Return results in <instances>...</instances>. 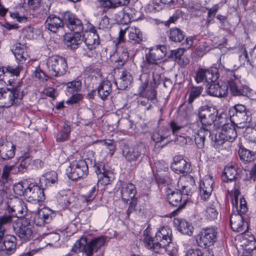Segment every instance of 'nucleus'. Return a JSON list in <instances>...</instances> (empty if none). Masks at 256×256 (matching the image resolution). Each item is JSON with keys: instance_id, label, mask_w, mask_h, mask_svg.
<instances>
[{"instance_id": "obj_1", "label": "nucleus", "mask_w": 256, "mask_h": 256, "mask_svg": "<svg viewBox=\"0 0 256 256\" xmlns=\"http://www.w3.org/2000/svg\"><path fill=\"white\" fill-rule=\"evenodd\" d=\"M22 67L18 66H2L0 68V80L4 81L11 88H2L0 91V108H10L17 104L27 93L26 85L21 80H14L18 76Z\"/></svg>"}, {"instance_id": "obj_2", "label": "nucleus", "mask_w": 256, "mask_h": 256, "mask_svg": "<svg viewBox=\"0 0 256 256\" xmlns=\"http://www.w3.org/2000/svg\"><path fill=\"white\" fill-rule=\"evenodd\" d=\"M172 229L168 226L160 228L156 232L154 238L146 236L144 240L146 248L155 253L166 252L168 256H178L177 250L170 249L169 244L172 240Z\"/></svg>"}, {"instance_id": "obj_3", "label": "nucleus", "mask_w": 256, "mask_h": 256, "mask_svg": "<svg viewBox=\"0 0 256 256\" xmlns=\"http://www.w3.org/2000/svg\"><path fill=\"white\" fill-rule=\"evenodd\" d=\"M219 126L222 127L220 130L216 134L214 143L216 145L222 146L226 142H233L237 136L235 126L232 122H226V114H221L218 117Z\"/></svg>"}, {"instance_id": "obj_4", "label": "nucleus", "mask_w": 256, "mask_h": 256, "mask_svg": "<svg viewBox=\"0 0 256 256\" xmlns=\"http://www.w3.org/2000/svg\"><path fill=\"white\" fill-rule=\"evenodd\" d=\"M166 52L167 48L164 45H157L150 48L140 66L142 72H150L166 56Z\"/></svg>"}, {"instance_id": "obj_5", "label": "nucleus", "mask_w": 256, "mask_h": 256, "mask_svg": "<svg viewBox=\"0 0 256 256\" xmlns=\"http://www.w3.org/2000/svg\"><path fill=\"white\" fill-rule=\"evenodd\" d=\"M104 242V236L94 238L89 242L86 238L82 237L76 242L72 250L76 252H84L86 256H92L94 252H96Z\"/></svg>"}, {"instance_id": "obj_6", "label": "nucleus", "mask_w": 256, "mask_h": 256, "mask_svg": "<svg viewBox=\"0 0 256 256\" xmlns=\"http://www.w3.org/2000/svg\"><path fill=\"white\" fill-rule=\"evenodd\" d=\"M226 80L228 86L230 93L234 96H246L250 99L253 98L254 91L246 86L241 84L240 76L235 72L230 71L228 74Z\"/></svg>"}, {"instance_id": "obj_7", "label": "nucleus", "mask_w": 256, "mask_h": 256, "mask_svg": "<svg viewBox=\"0 0 256 256\" xmlns=\"http://www.w3.org/2000/svg\"><path fill=\"white\" fill-rule=\"evenodd\" d=\"M230 120L238 128H244L251 121V112L244 105L237 104L229 110Z\"/></svg>"}, {"instance_id": "obj_8", "label": "nucleus", "mask_w": 256, "mask_h": 256, "mask_svg": "<svg viewBox=\"0 0 256 256\" xmlns=\"http://www.w3.org/2000/svg\"><path fill=\"white\" fill-rule=\"evenodd\" d=\"M46 66L49 74L54 77L64 75L68 67L66 59L58 55L52 56L48 58Z\"/></svg>"}, {"instance_id": "obj_9", "label": "nucleus", "mask_w": 256, "mask_h": 256, "mask_svg": "<svg viewBox=\"0 0 256 256\" xmlns=\"http://www.w3.org/2000/svg\"><path fill=\"white\" fill-rule=\"evenodd\" d=\"M66 170L70 179L76 180L87 176L88 172V164L84 160H74L70 163Z\"/></svg>"}, {"instance_id": "obj_10", "label": "nucleus", "mask_w": 256, "mask_h": 256, "mask_svg": "<svg viewBox=\"0 0 256 256\" xmlns=\"http://www.w3.org/2000/svg\"><path fill=\"white\" fill-rule=\"evenodd\" d=\"M218 112L217 110L211 106H204L198 110V118L202 124V127L212 132L213 124L216 120Z\"/></svg>"}, {"instance_id": "obj_11", "label": "nucleus", "mask_w": 256, "mask_h": 256, "mask_svg": "<svg viewBox=\"0 0 256 256\" xmlns=\"http://www.w3.org/2000/svg\"><path fill=\"white\" fill-rule=\"evenodd\" d=\"M14 230L22 242H26L33 238V226L30 220L23 218L13 224Z\"/></svg>"}, {"instance_id": "obj_12", "label": "nucleus", "mask_w": 256, "mask_h": 256, "mask_svg": "<svg viewBox=\"0 0 256 256\" xmlns=\"http://www.w3.org/2000/svg\"><path fill=\"white\" fill-rule=\"evenodd\" d=\"M16 247V236L0 232V256H10L14 253Z\"/></svg>"}, {"instance_id": "obj_13", "label": "nucleus", "mask_w": 256, "mask_h": 256, "mask_svg": "<svg viewBox=\"0 0 256 256\" xmlns=\"http://www.w3.org/2000/svg\"><path fill=\"white\" fill-rule=\"evenodd\" d=\"M217 228L209 227L203 229L196 237L198 244L200 247L210 246L216 242L218 238Z\"/></svg>"}, {"instance_id": "obj_14", "label": "nucleus", "mask_w": 256, "mask_h": 256, "mask_svg": "<svg viewBox=\"0 0 256 256\" xmlns=\"http://www.w3.org/2000/svg\"><path fill=\"white\" fill-rule=\"evenodd\" d=\"M166 198L168 203L175 207H177L176 210L183 208L186 204L188 198H185L186 194L176 190V191L172 190L170 188L166 189Z\"/></svg>"}, {"instance_id": "obj_15", "label": "nucleus", "mask_w": 256, "mask_h": 256, "mask_svg": "<svg viewBox=\"0 0 256 256\" xmlns=\"http://www.w3.org/2000/svg\"><path fill=\"white\" fill-rule=\"evenodd\" d=\"M6 204L8 212L13 216L22 218L26 214V206L24 202L18 197L10 198L6 202Z\"/></svg>"}, {"instance_id": "obj_16", "label": "nucleus", "mask_w": 256, "mask_h": 256, "mask_svg": "<svg viewBox=\"0 0 256 256\" xmlns=\"http://www.w3.org/2000/svg\"><path fill=\"white\" fill-rule=\"evenodd\" d=\"M28 201L36 204L38 208V202L44 200L45 196L44 188L38 185L30 184L28 185L26 190V197Z\"/></svg>"}, {"instance_id": "obj_17", "label": "nucleus", "mask_w": 256, "mask_h": 256, "mask_svg": "<svg viewBox=\"0 0 256 256\" xmlns=\"http://www.w3.org/2000/svg\"><path fill=\"white\" fill-rule=\"evenodd\" d=\"M64 26L74 32H81L84 30V26L82 20L78 18L74 14L66 12L64 14Z\"/></svg>"}, {"instance_id": "obj_18", "label": "nucleus", "mask_w": 256, "mask_h": 256, "mask_svg": "<svg viewBox=\"0 0 256 256\" xmlns=\"http://www.w3.org/2000/svg\"><path fill=\"white\" fill-rule=\"evenodd\" d=\"M245 214L233 209L230 218V225L234 231L243 234L247 230V224H244V218L243 214Z\"/></svg>"}, {"instance_id": "obj_19", "label": "nucleus", "mask_w": 256, "mask_h": 256, "mask_svg": "<svg viewBox=\"0 0 256 256\" xmlns=\"http://www.w3.org/2000/svg\"><path fill=\"white\" fill-rule=\"evenodd\" d=\"M82 41L86 45V48L84 50L92 51L94 50L100 44V38L96 33L94 27L92 26L90 31H86L82 36Z\"/></svg>"}, {"instance_id": "obj_20", "label": "nucleus", "mask_w": 256, "mask_h": 256, "mask_svg": "<svg viewBox=\"0 0 256 256\" xmlns=\"http://www.w3.org/2000/svg\"><path fill=\"white\" fill-rule=\"evenodd\" d=\"M195 180L190 176L180 177L177 182V189L182 194L188 196L192 194V190L194 188Z\"/></svg>"}, {"instance_id": "obj_21", "label": "nucleus", "mask_w": 256, "mask_h": 256, "mask_svg": "<svg viewBox=\"0 0 256 256\" xmlns=\"http://www.w3.org/2000/svg\"><path fill=\"white\" fill-rule=\"evenodd\" d=\"M122 154L126 159L130 162L142 161L146 158L144 154L142 152L141 148L138 146L130 147L125 146L122 150Z\"/></svg>"}, {"instance_id": "obj_22", "label": "nucleus", "mask_w": 256, "mask_h": 256, "mask_svg": "<svg viewBox=\"0 0 256 256\" xmlns=\"http://www.w3.org/2000/svg\"><path fill=\"white\" fill-rule=\"evenodd\" d=\"M148 73L143 72L140 77V80L141 81L142 84L138 87V94L140 96H143L146 97L148 100H150L152 103H155L156 102V92L152 89L148 90V92L144 94V92L147 88L148 84Z\"/></svg>"}, {"instance_id": "obj_23", "label": "nucleus", "mask_w": 256, "mask_h": 256, "mask_svg": "<svg viewBox=\"0 0 256 256\" xmlns=\"http://www.w3.org/2000/svg\"><path fill=\"white\" fill-rule=\"evenodd\" d=\"M93 167L97 174L98 182L105 185L110 184L112 181V174L110 171L106 170L104 163L94 162Z\"/></svg>"}, {"instance_id": "obj_24", "label": "nucleus", "mask_w": 256, "mask_h": 256, "mask_svg": "<svg viewBox=\"0 0 256 256\" xmlns=\"http://www.w3.org/2000/svg\"><path fill=\"white\" fill-rule=\"evenodd\" d=\"M214 183L212 176H206L200 184V194L204 200H206L212 194Z\"/></svg>"}, {"instance_id": "obj_25", "label": "nucleus", "mask_w": 256, "mask_h": 256, "mask_svg": "<svg viewBox=\"0 0 256 256\" xmlns=\"http://www.w3.org/2000/svg\"><path fill=\"white\" fill-rule=\"evenodd\" d=\"M45 25L48 30L56 33L64 26V16L61 18L54 14H51L47 18Z\"/></svg>"}, {"instance_id": "obj_26", "label": "nucleus", "mask_w": 256, "mask_h": 256, "mask_svg": "<svg viewBox=\"0 0 256 256\" xmlns=\"http://www.w3.org/2000/svg\"><path fill=\"white\" fill-rule=\"evenodd\" d=\"M190 164L180 156H175L171 164L172 170L176 174L190 172L191 170Z\"/></svg>"}, {"instance_id": "obj_27", "label": "nucleus", "mask_w": 256, "mask_h": 256, "mask_svg": "<svg viewBox=\"0 0 256 256\" xmlns=\"http://www.w3.org/2000/svg\"><path fill=\"white\" fill-rule=\"evenodd\" d=\"M15 146L12 142L6 140L0 142V156L3 160L12 158L15 155Z\"/></svg>"}, {"instance_id": "obj_28", "label": "nucleus", "mask_w": 256, "mask_h": 256, "mask_svg": "<svg viewBox=\"0 0 256 256\" xmlns=\"http://www.w3.org/2000/svg\"><path fill=\"white\" fill-rule=\"evenodd\" d=\"M52 211L49 208H42L36 212L34 222L38 226H44L50 222L52 219Z\"/></svg>"}, {"instance_id": "obj_29", "label": "nucleus", "mask_w": 256, "mask_h": 256, "mask_svg": "<svg viewBox=\"0 0 256 256\" xmlns=\"http://www.w3.org/2000/svg\"><path fill=\"white\" fill-rule=\"evenodd\" d=\"M193 38L188 37L186 40L182 42V48H178L175 50H171L170 58L174 60L178 63L181 64L180 59L186 49L190 48L193 44Z\"/></svg>"}, {"instance_id": "obj_30", "label": "nucleus", "mask_w": 256, "mask_h": 256, "mask_svg": "<svg viewBox=\"0 0 256 256\" xmlns=\"http://www.w3.org/2000/svg\"><path fill=\"white\" fill-rule=\"evenodd\" d=\"M137 190L135 186L132 183H125L122 184L121 197L124 202L136 199L135 197Z\"/></svg>"}, {"instance_id": "obj_31", "label": "nucleus", "mask_w": 256, "mask_h": 256, "mask_svg": "<svg viewBox=\"0 0 256 256\" xmlns=\"http://www.w3.org/2000/svg\"><path fill=\"white\" fill-rule=\"evenodd\" d=\"M12 51L16 58L20 63H24L28 58L26 47L24 44L20 42L15 44L12 46Z\"/></svg>"}, {"instance_id": "obj_32", "label": "nucleus", "mask_w": 256, "mask_h": 256, "mask_svg": "<svg viewBox=\"0 0 256 256\" xmlns=\"http://www.w3.org/2000/svg\"><path fill=\"white\" fill-rule=\"evenodd\" d=\"M240 192L238 189H235L234 192V200H232L233 208H235L236 211H239L242 213H246L248 211V207L246 201L244 198L240 196Z\"/></svg>"}, {"instance_id": "obj_33", "label": "nucleus", "mask_w": 256, "mask_h": 256, "mask_svg": "<svg viewBox=\"0 0 256 256\" xmlns=\"http://www.w3.org/2000/svg\"><path fill=\"white\" fill-rule=\"evenodd\" d=\"M132 77L126 70H122L120 73V78L115 81V84L120 90H125L131 84Z\"/></svg>"}, {"instance_id": "obj_34", "label": "nucleus", "mask_w": 256, "mask_h": 256, "mask_svg": "<svg viewBox=\"0 0 256 256\" xmlns=\"http://www.w3.org/2000/svg\"><path fill=\"white\" fill-rule=\"evenodd\" d=\"M65 44L67 48L70 50L76 49L82 43V35L80 32H74L73 34H69L64 38Z\"/></svg>"}, {"instance_id": "obj_35", "label": "nucleus", "mask_w": 256, "mask_h": 256, "mask_svg": "<svg viewBox=\"0 0 256 256\" xmlns=\"http://www.w3.org/2000/svg\"><path fill=\"white\" fill-rule=\"evenodd\" d=\"M212 135V132L204 128H200L194 135L195 144L198 148H202L206 138Z\"/></svg>"}, {"instance_id": "obj_36", "label": "nucleus", "mask_w": 256, "mask_h": 256, "mask_svg": "<svg viewBox=\"0 0 256 256\" xmlns=\"http://www.w3.org/2000/svg\"><path fill=\"white\" fill-rule=\"evenodd\" d=\"M96 90L98 96L102 100H106L112 91L110 82L108 80H103L99 84Z\"/></svg>"}, {"instance_id": "obj_37", "label": "nucleus", "mask_w": 256, "mask_h": 256, "mask_svg": "<svg viewBox=\"0 0 256 256\" xmlns=\"http://www.w3.org/2000/svg\"><path fill=\"white\" fill-rule=\"evenodd\" d=\"M208 94L212 96L224 97L228 94V87L220 86L218 83H212L208 90Z\"/></svg>"}, {"instance_id": "obj_38", "label": "nucleus", "mask_w": 256, "mask_h": 256, "mask_svg": "<svg viewBox=\"0 0 256 256\" xmlns=\"http://www.w3.org/2000/svg\"><path fill=\"white\" fill-rule=\"evenodd\" d=\"M174 225L177 227L179 232L184 234L191 236L193 232V226L184 220L175 218Z\"/></svg>"}, {"instance_id": "obj_39", "label": "nucleus", "mask_w": 256, "mask_h": 256, "mask_svg": "<svg viewBox=\"0 0 256 256\" xmlns=\"http://www.w3.org/2000/svg\"><path fill=\"white\" fill-rule=\"evenodd\" d=\"M58 180V174L54 171H51L44 174L40 178V183L42 186L45 188L52 186Z\"/></svg>"}, {"instance_id": "obj_40", "label": "nucleus", "mask_w": 256, "mask_h": 256, "mask_svg": "<svg viewBox=\"0 0 256 256\" xmlns=\"http://www.w3.org/2000/svg\"><path fill=\"white\" fill-rule=\"evenodd\" d=\"M238 155L242 161L244 163L250 162L256 158L255 153L244 148H240Z\"/></svg>"}, {"instance_id": "obj_41", "label": "nucleus", "mask_w": 256, "mask_h": 256, "mask_svg": "<svg viewBox=\"0 0 256 256\" xmlns=\"http://www.w3.org/2000/svg\"><path fill=\"white\" fill-rule=\"evenodd\" d=\"M168 37L172 41L180 42L184 40L185 35L180 29L175 28L170 29Z\"/></svg>"}, {"instance_id": "obj_42", "label": "nucleus", "mask_w": 256, "mask_h": 256, "mask_svg": "<svg viewBox=\"0 0 256 256\" xmlns=\"http://www.w3.org/2000/svg\"><path fill=\"white\" fill-rule=\"evenodd\" d=\"M203 87L201 86H192L190 88L188 102L192 108V102L200 96Z\"/></svg>"}, {"instance_id": "obj_43", "label": "nucleus", "mask_w": 256, "mask_h": 256, "mask_svg": "<svg viewBox=\"0 0 256 256\" xmlns=\"http://www.w3.org/2000/svg\"><path fill=\"white\" fill-rule=\"evenodd\" d=\"M224 174L225 176L224 180L232 182L235 180L237 174L236 166L234 165L227 166L224 170Z\"/></svg>"}, {"instance_id": "obj_44", "label": "nucleus", "mask_w": 256, "mask_h": 256, "mask_svg": "<svg viewBox=\"0 0 256 256\" xmlns=\"http://www.w3.org/2000/svg\"><path fill=\"white\" fill-rule=\"evenodd\" d=\"M129 40L134 44L140 43L142 40V34L138 28H131L129 33Z\"/></svg>"}, {"instance_id": "obj_45", "label": "nucleus", "mask_w": 256, "mask_h": 256, "mask_svg": "<svg viewBox=\"0 0 256 256\" xmlns=\"http://www.w3.org/2000/svg\"><path fill=\"white\" fill-rule=\"evenodd\" d=\"M218 70L216 68L206 69L205 78L206 82L209 84L214 82L218 80Z\"/></svg>"}, {"instance_id": "obj_46", "label": "nucleus", "mask_w": 256, "mask_h": 256, "mask_svg": "<svg viewBox=\"0 0 256 256\" xmlns=\"http://www.w3.org/2000/svg\"><path fill=\"white\" fill-rule=\"evenodd\" d=\"M13 216L12 214H5L0 216V232L6 234V227L11 224Z\"/></svg>"}, {"instance_id": "obj_47", "label": "nucleus", "mask_w": 256, "mask_h": 256, "mask_svg": "<svg viewBox=\"0 0 256 256\" xmlns=\"http://www.w3.org/2000/svg\"><path fill=\"white\" fill-rule=\"evenodd\" d=\"M185 256H213V254L208 250L202 251L198 248H193L188 250Z\"/></svg>"}, {"instance_id": "obj_48", "label": "nucleus", "mask_w": 256, "mask_h": 256, "mask_svg": "<svg viewBox=\"0 0 256 256\" xmlns=\"http://www.w3.org/2000/svg\"><path fill=\"white\" fill-rule=\"evenodd\" d=\"M246 127L244 134L245 138L250 142L256 143V126L254 127Z\"/></svg>"}, {"instance_id": "obj_49", "label": "nucleus", "mask_w": 256, "mask_h": 256, "mask_svg": "<svg viewBox=\"0 0 256 256\" xmlns=\"http://www.w3.org/2000/svg\"><path fill=\"white\" fill-rule=\"evenodd\" d=\"M66 86L68 92L70 94L75 92L76 93L81 88L82 82L79 80H76L73 81L68 82Z\"/></svg>"}, {"instance_id": "obj_50", "label": "nucleus", "mask_w": 256, "mask_h": 256, "mask_svg": "<svg viewBox=\"0 0 256 256\" xmlns=\"http://www.w3.org/2000/svg\"><path fill=\"white\" fill-rule=\"evenodd\" d=\"M70 132V126L68 124H64L63 127V130L60 131L56 136V141L58 142H64L68 138Z\"/></svg>"}, {"instance_id": "obj_51", "label": "nucleus", "mask_w": 256, "mask_h": 256, "mask_svg": "<svg viewBox=\"0 0 256 256\" xmlns=\"http://www.w3.org/2000/svg\"><path fill=\"white\" fill-rule=\"evenodd\" d=\"M28 185L22 182H18L16 184L13 189L14 193L18 196H24L26 197V190Z\"/></svg>"}, {"instance_id": "obj_52", "label": "nucleus", "mask_w": 256, "mask_h": 256, "mask_svg": "<svg viewBox=\"0 0 256 256\" xmlns=\"http://www.w3.org/2000/svg\"><path fill=\"white\" fill-rule=\"evenodd\" d=\"M32 160V159L30 156H26L22 158L17 167L18 172L22 174L26 172Z\"/></svg>"}, {"instance_id": "obj_53", "label": "nucleus", "mask_w": 256, "mask_h": 256, "mask_svg": "<svg viewBox=\"0 0 256 256\" xmlns=\"http://www.w3.org/2000/svg\"><path fill=\"white\" fill-rule=\"evenodd\" d=\"M128 52L127 50H122V52L120 54H118L117 58H114L115 59L114 61L116 62H118V66H122L128 60Z\"/></svg>"}, {"instance_id": "obj_54", "label": "nucleus", "mask_w": 256, "mask_h": 256, "mask_svg": "<svg viewBox=\"0 0 256 256\" xmlns=\"http://www.w3.org/2000/svg\"><path fill=\"white\" fill-rule=\"evenodd\" d=\"M218 216V212L214 207L207 208L206 210V216L210 220H214L217 218Z\"/></svg>"}, {"instance_id": "obj_55", "label": "nucleus", "mask_w": 256, "mask_h": 256, "mask_svg": "<svg viewBox=\"0 0 256 256\" xmlns=\"http://www.w3.org/2000/svg\"><path fill=\"white\" fill-rule=\"evenodd\" d=\"M83 99V96L82 94L76 93L73 94L70 96L66 102V103L68 104H76L81 101Z\"/></svg>"}, {"instance_id": "obj_56", "label": "nucleus", "mask_w": 256, "mask_h": 256, "mask_svg": "<svg viewBox=\"0 0 256 256\" xmlns=\"http://www.w3.org/2000/svg\"><path fill=\"white\" fill-rule=\"evenodd\" d=\"M206 69L199 68L196 72L195 80L198 83H200L204 80L206 82L205 78Z\"/></svg>"}, {"instance_id": "obj_57", "label": "nucleus", "mask_w": 256, "mask_h": 256, "mask_svg": "<svg viewBox=\"0 0 256 256\" xmlns=\"http://www.w3.org/2000/svg\"><path fill=\"white\" fill-rule=\"evenodd\" d=\"M14 168V166H6L2 170V178L4 180H8L10 172Z\"/></svg>"}, {"instance_id": "obj_58", "label": "nucleus", "mask_w": 256, "mask_h": 256, "mask_svg": "<svg viewBox=\"0 0 256 256\" xmlns=\"http://www.w3.org/2000/svg\"><path fill=\"white\" fill-rule=\"evenodd\" d=\"M97 6L104 8H113V4L110 0H97Z\"/></svg>"}, {"instance_id": "obj_59", "label": "nucleus", "mask_w": 256, "mask_h": 256, "mask_svg": "<svg viewBox=\"0 0 256 256\" xmlns=\"http://www.w3.org/2000/svg\"><path fill=\"white\" fill-rule=\"evenodd\" d=\"M96 196V186H93L91 188L90 192L85 195V200L88 202H92Z\"/></svg>"}, {"instance_id": "obj_60", "label": "nucleus", "mask_w": 256, "mask_h": 256, "mask_svg": "<svg viewBox=\"0 0 256 256\" xmlns=\"http://www.w3.org/2000/svg\"><path fill=\"white\" fill-rule=\"evenodd\" d=\"M111 24L109 18L106 16H104L99 24V26L102 29H106L110 28Z\"/></svg>"}, {"instance_id": "obj_61", "label": "nucleus", "mask_w": 256, "mask_h": 256, "mask_svg": "<svg viewBox=\"0 0 256 256\" xmlns=\"http://www.w3.org/2000/svg\"><path fill=\"white\" fill-rule=\"evenodd\" d=\"M245 180H251L255 181L256 180V164L248 172V174H246V176L244 178Z\"/></svg>"}, {"instance_id": "obj_62", "label": "nucleus", "mask_w": 256, "mask_h": 256, "mask_svg": "<svg viewBox=\"0 0 256 256\" xmlns=\"http://www.w3.org/2000/svg\"><path fill=\"white\" fill-rule=\"evenodd\" d=\"M25 4H27L29 7L35 9L40 6V0H24Z\"/></svg>"}, {"instance_id": "obj_63", "label": "nucleus", "mask_w": 256, "mask_h": 256, "mask_svg": "<svg viewBox=\"0 0 256 256\" xmlns=\"http://www.w3.org/2000/svg\"><path fill=\"white\" fill-rule=\"evenodd\" d=\"M130 200L131 202H130L129 206L126 210V214L128 217H129L130 214L136 210L137 199H134Z\"/></svg>"}, {"instance_id": "obj_64", "label": "nucleus", "mask_w": 256, "mask_h": 256, "mask_svg": "<svg viewBox=\"0 0 256 256\" xmlns=\"http://www.w3.org/2000/svg\"><path fill=\"white\" fill-rule=\"evenodd\" d=\"M34 76L36 78L42 80H47L48 76H46L45 74L40 69H36L34 72Z\"/></svg>"}]
</instances>
